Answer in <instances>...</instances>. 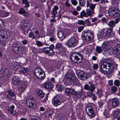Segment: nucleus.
<instances>
[{"label":"nucleus","mask_w":120,"mask_h":120,"mask_svg":"<svg viewBox=\"0 0 120 120\" xmlns=\"http://www.w3.org/2000/svg\"><path fill=\"white\" fill-rule=\"evenodd\" d=\"M18 13L26 17H29V13L22 8H21L19 10Z\"/></svg>","instance_id":"nucleus-24"},{"label":"nucleus","mask_w":120,"mask_h":120,"mask_svg":"<svg viewBox=\"0 0 120 120\" xmlns=\"http://www.w3.org/2000/svg\"><path fill=\"white\" fill-rule=\"evenodd\" d=\"M59 8L58 6L56 5L54 6L51 11V13H53L54 14L57 13V11L58 10Z\"/></svg>","instance_id":"nucleus-32"},{"label":"nucleus","mask_w":120,"mask_h":120,"mask_svg":"<svg viewBox=\"0 0 120 120\" xmlns=\"http://www.w3.org/2000/svg\"><path fill=\"white\" fill-rule=\"evenodd\" d=\"M85 21V25L86 24L87 26H90V21L88 19H86Z\"/></svg>","instance_id":"nucleus-56"},{"label":"nucleus","mask_w":120,"mask_h":120,"mask_svg":"<svg viewBox=\"0 0 120 120\" xmlns=\"http://www.w3.org/2000/svg\"><path fill=\"white\" fill-rule=\"evenodd\" d=\"M103 49L102 48V46L101 47L97 46L96 47V51L98 53H100L102 51Z\"/></svg>","instance_id":"nucleus-39"},{"label":"nucleus","mask_w":120,"mask_h":120,"mask_svg":"<svg viewBox=\"0 0 120 120\" xmlns=\"http://www.w3.org/2000/svg\"><path fill=\"white\" fill-rule=\"evenodd\" d=\"M6 95L7 98L10 101L14 100L15 99V94L12 90L6 92Z\"/></svg>","instance_id":"nucleus-15"},{"label":"nucleus","mask_w":120,"mask_h":120,"mask_svg":"<svg viewBox=\"0 0 120 120\" xmlns=\"http://www.w3.org/2000/svg\"><path fill=\"white\" fill-rule=\"evenodd\" d=\"M43 87L48 89H51L53 88V85L52 82H48L45 83L43 85Z\"/></svg>","instance_id":"nucleus-26"},{"label":"nucleus","mask_w":120,"mask_h":120,"mask_svg":"<svg viewBox=\"0 0 120 120\" xmlns=\"http://www.w3.org/2000/svg\"><path fill=\"white\" fill-rule=\"evenodd\" d=\"M31 120H40L38 117L36 116L31 119Z\"/></svg>","instance_id":"nucleus-64"},{"label":"nucleus","mask_w":120,"mask_h":120,"mask_svg":"<svg viewBox=\"0 0 120 120\" xmlns=\"http://www.w3.org/2000/svg\"><path fill=\"white\" fill-rule=\"evenodd\" d=\"M82 93V91L81 90H79L77 92H76L75 90V92L73 94L75 101H76L78 98H80Z\"/></svg>","instance_id":"nucleus-21"},{"label":"nucleus","mask_w":120,"mask_h":120,"mask_svg":"<svg viewBox=\"0 0 120 120\" xmlns=\"http://www.w3.org/2000/svg\"><path fill=\"white\" fill-rule=\"evenodd\" d=\"M36 45L39 47L42 46L43 45L42 43L39 41H36Z\"/></svg>","instance_id":"nucleus-47"},{"label":"nucleus","mask_w":120,"mask_h":120,"mask_svg":"<svg viewBox=\"0 0 120 120\" xmlns=\"http://www.w3.org/2000/svg\"><path fill=\"white\" fill-rule=\"evenodd\" d=\"M34 101L32 98L26 99V105L29 108H32L33 109L35 108L36 105Z\"/></svg>","instance_id":"nucleus-12"},{"label":"nucleus","mask_w":120,"mask_h":120,"mask_svg":"<svg viewBox=\"0 0 120 120\" xmlns=\"http://www.w3.org/2000/svg\"><path fill=\"white\" fill-rule=\"evenodd\" d=\"M34 72L36 76L39 79H44L45 77L44 72L41 68H37L35 69Z\"/></svg>","instance_id":"nucleus-8"},{"label":"nucleus","mask_w":120,"mask_h":120,"mask_svg":"<svg viewBox=\"0 0 120 120\" xmlns=\"http://www.w3.org/2000/svg\"><path fill=\"white\" fill-rule=\"evenodd\" d=\"M108 25L109 26L112 27H114L116 26L115 23L114 21L113 20H111L109 21Z\"/></svg>","instance_id":"nucleus-36"},{"label":"nucleus","mask_w":120,"mask_h":120,"mask_svg":"<svg viewBox=\"0 0 120 120\" xmlns=\"http://www.w3.org/2000/svg\"><path fill=\"white\" fill-rule=\"evenodd\" d=\"M95 88V85L94 84L91 85L90 86L88 84H86L84 85V86L85 89L91 92H93Z\"/></svg>","instance_id":"nucleus-19"},{"label":"nucleus","mask_w":120,"mask_h":120,"mask_svg":"<svg viewBox=\"0 0 120 120\" xmlns=\"http://www.w3.org/2000/svg\"><path fill=\"white\" fill-rule=\"evenodd\" d=\"M114 83L115 85L117 86H119L120 85V81L118 80H116L115 81Z\"/></svg>","instance_id":"nucleus-57"},{"label":"nucleus","mask_w":120,"mask_h":120,"mask_svg":"<svg viewBox=\"0 0 120 120\" xmlns=\"http://www.w3.org/2000/svg\"><path fill=\"white\" fill-rule=\"evenodd\" d=\"M65 6L67 8H69L71 6V4L70 3L69 0H67L65 3Z\"/></svg>","instance_id":"nucleus-45"},{"label":"nucleus","mask_w":120,"mask_h":120,"mask_svg":"<svg viewBox=\"0 0 120 120\" xmlns=\"http://www.w3.org/2000/svg\"><path fill=\"white\" fill-rule=\"evenodd\" d=\"M114 41H108L104 42L102 45V48L103 49V50L105 52V53H106L108 48L107 47H108L112 46V45H114Z\"/></svg>","instance_id":"nucleus-11"},{"label":"nucleus","mask_w":120,"mask_h":120,"mask_svg":"<svg viewBox=\"0 0 120 120\" xmlns=\"http://www.w3.org/2000/svg\"><path fill=\"white\" fill-rule=\"evenodd\" d=\"M3 16L4 18L8 16L9 14V12L7 11L3 12Z\"/></svg>","instance_id":"nucleus-55"},{"label":"nucleus","mask_w":120,"mask_h":120,"mask_svg":"<svg viewBox=\"0 0 120 120\" xmlns=\"http://www.w3.org/2000/svg\"><path fill=\"white\" fill-rule=\"evenodd\" d=\"M21 45L19 42H15L13 43L12 45V49L14 52H19V48Z\"/></svg>","instance_id":"nucleus-17"},{"label":"nucleus","mask_w":120,"mask_h":120,"mask_svg":"<svg viewBox=\"0 0 120 120\" xmlns=\"http://www.w3.org/2000/svg\"><path fill=\"white\" fill-rule=\"evenodd\" d=\"M48 69L50 71H52L55 70V67L54 66H51Z\"/></svg>","instance_id":"nucleus-58"},{"label":"nucleus","mask_w":120,"mask_h":120,"mask_svg":"<svg viewBox=\"0 0 120 120\" xmlns=\"http://www.w3.org/2000/svg\"><path fill=\"white\" fill-rule=\"evenodd\" d=\"M71 60L75 63H79L82 60V55L79 53L75 52L71 56Z\"/></svg>","instance_id":"nucleus-5"},{"label":"nucleus","mask_w":120,"mask_h":120,"mask_svg":"<svg viewBox=\"0 0 120 120\" xmlns=\"http://www.w3.org/2000/svg\"><path fill=\"white\" fill-rule=\"evenodd\" d=\"M9 112L11 115H15L16 113V112L15 110H12Z\"/></svg>","instance_id":"nucleus-59"},{"label":"nucleus","mask_w":120,"mask_h":120,"mask_svg":"<svg viewBox=\"0 0 120 120\" xmlns=\"http://www.w3.org/2000/svg\"><path fill=\"white\" fill-rule=\"evenodd\" d=\"M102 91L100 90H98L96 93V94L98 97L100 98L101 97L103 96V94H102Z\"/></svg>","instance_id":"nucleus-40"},{"label":"nucleus","mask_w":120,"mask_h":120,"mask_svg":"<svg viewBox=\"0 0 120 120\" xmlns=\"http://www.w3.org/2000/svg\"><path fill=\"white\" fill-rule=\"evenodd\" d=\"M30 38H32V39L37 40L40 38L39 35L38 30L35 31L34 33L33 32L30 33L28 35Z\"/></svg>","instance_id":"nucleus-16"},{"label":"nucleus","mask_w":120,"mask_h":120,"mask_svg":"<svg viewBox=\"0 0 120 120\" xmlns=\"http://www.w3.org/2000/svg\"><path fill=\"white\" fill-rule=\"evenodd\" d=\"M56 89L59 91H62L64 90L63 86L60 85H56Z\"/></svg>","instance_id":"nucleus-35"},{"label":"nucleus","mask_w":120,"mask_h":120,"mask_svg":"<svg viewBox=\"0 0 120 120\" xmlns=\"http://www.w3.org/2000/svg\"><path fill=\"white\" fill-rule=\"evenodd\" d=\"M98 103L99 106L100 108H101L104 104L103 101L101 100L99 101L98 102Z\"/></svg>","instance_id":"nucleus-52"},{"label":"nucleus","mask_w":120,"mask_h":120,"mask_svg":"<svg viewBox=\"0 0 120 120\" xmlns=\"http://www.w3.org/2000/svg\"><path fill=\"white\" fill-rule=\"evenodd\" d=\"M80 16L81 18H83L84 17H87V15L86 12L84 10H83L80 13Z\"/></svg>","instance_id":"nucleus-38"},{"label":"nucleus","mask_w":120,"mask_h":120,"mask_svg":"<svg viewBox=\"0 0 120 120\" xmlns=\"http://www.w3.org/2000/svg\"><path fill=\"white\" fill-rule=\"evenodd\" d=\"M72 14L74 15H78L79 12H78L76 10H74L71 12Z\"/></svg>","instance_id":"nucleus-60"},{"label":"nucleus","mask_w":120,"mask_h":120,"mask_svg":"<svg viewBox=\"0 0 120 120\" xmlns=\"http://www.w3.org/2000/svg\"><path fill=\"white\" fill-rule=\"evenodd\" d=\"M22 2L23 4H25L24 6L25 8H27L29 7V4L27 0H22Z\"/></svg>","instance_id":"nucleus-34"},{"label":"nucleus","mask_w":120,"mask_h":120,"mask_svg":"<svg viewBox=\"0 0 120 120\" xmlns=\"http://www.w3.org/2000/svg\"><path fill=\"white\" fill-rule=\"evenodd\" d=\"M65 94L68 96H69L71 94H72L75 92V90L71 88H67L65 90Z\"/></svg>","instance_id":"nucleus-22"},{"label":"nucleus","mask_w":120,"mask_h":120,"mask_svg":"<svg viewBox=\"0 0 120 120\" xmlns=\"http://www.w3.org/2000/svg\"><path fill=\"white\" fill-rule=\"evenodd\" d=\"M10 36V33L6 30H0V41H5Z\"/></svg>","instance_id":"nucleus-7"},{"label":"nucleus","mask_w":120,"mask_h":120,"mask_svg":"<svg viewBox=\"0 0 120 120\" xmlns=\"http://www.w3.org/2000/svg\"><path fill=\"white\" fill-rule=\"evenodd\" d=\"M96 5V4H92L89 7V8L92 11H94V10L95 8V6Z\"/></svg>","instance_id":"nucleus-50"},{"label":"nucleus","mask_w":120,"mask_h":120,"mask_svg":"<svg viewBox=\"0 0 120 120\" xmlns=\"http://www.w3.org/2000/svg\"><path fill=\"white\" fill-rule=\"evenodd\" d=\"M15 107L14 105H12L10 106L9 109H8V111L13 110L14 109Z\"/></svg>","instance_id":"nucleus-62"},{"label":"nucleus","mask_w":120,"mask_h":120,"mask_svg":"<svg viewBox=\"0 0 120 120\" xmlns=\"http://www.w3.org/2000/svg\"><path fill=\"white\" fill-rule=\"evenodd\" d=\"M86 11L87 17L91 16L94 13V11H92L89 9H86Z\"/></svg>","instance_id":"nucleus-30"},{"label":"nucleus","mask_w":120,"mask_h":120,"mask_svg":"<svg viewBox=\"0 0 120 120\" xmlns=\"http://www.w3.org/2000/svg\"><path fill=\"white\" fill-rule=\"evenodd\" d=\"M36 91L38 96L42 98L44 97V93L41 90L38 89L36 90Z\"/></svg>","instance_id":"nucleus-29"},{"label":"nucleus","mask_w":120,"mask_h":120,"mask_svg":"<svg viewBox=\"0 0 120 120\" xmlns=\"http://www.w3.org/2000/svg\"><path fill=\"white\" fill-rule=\"evenodd\" d=\"M79 5L82 6H83L85 4V0H79Z\"/></svg>","instance_id":"nucleus-42"},{"label":"nucleus","mask_w":120,"mask_h":120,"mask_svg":"<svg viewBox=\"0 0 120 120\" xmlns=\"http://www.w3.org/2000/svg\"><path fill=\"white\" fill-rule=\"evenodd\" d=\"M77 23L79 25H85V21L82 20H78L77 21Z\"/></svg>","instance_id":"nucleus-44"},{"label":"nucleus","mask_w":120,"mask_h":120,"mask_svg":"<svg viewBox=\"0 0 120 120\" xmlns=\"http://www.w3.org/2000/svg\"><path fill=\"white\" fill-rule=\"evenodd\" d=\"M29 71L28 68L22 67L21 68L20 70V72L21 73L24 74L27 73Z\"/></svg>","instance_id":"nucleus-33"},{"label":"nucleus","mask_w":120,"mask_h":120,"mask_svg":"<svg viewBox=\"0 0 120 120\" xmlns=\"http://www.w3.org/2000/svg\"><path fill=\"white\" fill-rule=\"evenodd\" d=\"M94 34L91 31H83L81 35V38L82 40L86 42L92 40L94 38Z\"/></svg>","instance_id":"nucleus-4"},{"label":"nucleus","mask_w":120,"mask_h":120,"mask_svg":"<svg viewBox=\"0 0 120 120\" xmlns=\"http://www.w3.org/2000/svg\"><path fill=\"white\" fill-rule=\"evenodd\" d=\"M111 89L112 92L113 93H115L117 91V88L116 87L112 86L111 87Z\"/></svg>","instance_id":"nucleus-51"},{"label":"nucleus","mask_w":120,"mask_h":120,"mask_svg":"<svg viewBox=\"0 0 120 120\" xmlns=\"http://www.w3.org/2000/svg\"><path fill=\"white\" fill-rule=\"evenodd\" d=\"M84 27L83 26H81L78 28V31L79 32H80L83 29Z\"/></svg>","instance_id":"nucleus-54"},{"label":"nucleus","mask_w":120,"mask_h":120,"mask_svg":"<svg viewBox=\"0 0 120 120\" xmlns=\"http://www.w3.org/2000/svg\"><path fill=\"white\" fill-rule=\"evenodd\" d=\"M109 14L111 16L115 17H119L120 16V11L118 8H116L112 10L109 12Z\"/></svg>","instance_id":"nucleus-13"},{"label":"nucleus","mask_w":120,"mask_h":120,"mask_svg":"<svg viewBox=\"0 0 120 120\" xmlns=\"http://www.w3.org/2000/svg\"><path fill=\"white\" fill-rule=\"evenodd\" d=\"M23 25L22 26V28L24 31L27 30L28 29V26L29 24L27 21L24 20L23 21Z\"/></svg>","instance_id":"nucleus-27"},{"label":"nucleus","mask_w":120,"mask_h":120,"mask_svg":"<svg viewBox=\"0 0 120 120\" xmlns=\"http://www.w3.org/2000/svg\"><path fill=\"white\" fill-rule=\"evenodd\" d=\"M53 23H50V26L51 27L50 30V31L52 32V33L55 30V27L54 26L53 27Z\"/></svg>","instance_id":"nucleus-53"},{"label":"nucleus","mask_w":120,"mask_h":120,"mask_svg":"<svg viewBox=\"0 0 120 120\" xmlns=\"http://www.w3.org/2000/svg\"><path fill=\"white\" fill-rule=\"evenodd\" d=\"M11 67L15 70L20 68V67L19 64L17 62H15L11 66Z\"/></svg>","instance_id":"nucleus-28"},{"label":"nucleus","mask_w":120,"mask_h":120,"mask_svg":"<svg viewBox=\"0 0 120 120\" xmlns=\"http://www.w3.org/2000/svg\"><path fill=\"white\" fill-rule=\"evenodd\" d=\"M93 68L95 70H97L98 68V66L97 64H94L93 66Z\"/></svg>","instance_id":"nucleus-61"},{"label":"nucleus","mask_w":120,"mask_h":120,"mask_svg":"<svg viewBox=\"0 0 120 120\" xmlns=\"http://www.w3.org/2000/svg\"><path fill=\"white\" fill-rule=\"evenodd\" d=\"M62 44L60 43H57L56 45V48L57 49H62L63 48Z\"/></svg>","instance_id":"nucleus-46"},{"label":"nucleus","mask_w":120,"mask_h":120,"mask_svg":"<svg viewBox=\"0 0 120 120\" xmlns=\"http://www.w3.org/2000/svg\"><path fill=\"white\" fill-rule=\"evenodd\" d=\"M77 75L79 78L82 80L83 78L84 79L86 77V74L82 71H79Z\"/></svg>","instance_id":"nucleus-25"},{"label":"nucleus","mask_w":120,"mask_h":120,"mask_svg":"<svg viewBox=\"0 0 120 120\" xmlns=\"http://www.w3.org/2000/svg\"><path fill=\"white\" fill-rule=\"evenodd\" d=\"M93 92L88 91V92L87 93V95L89 97L91 96L93 94Z\"/></svg>","instance_id":"nucleus-63"},{"label":"nucleus","mask_w":120,"mask_h":120,"mask_svg":"<svg viewBox=\"0 0 120 120\" xmlns=\"http://www.w3.org/2000/svg\"><path fill=\"white\" fill-rule=\"evenodd\" d=\"M86 112L90 118L92 119L95 116L93 108L91 106H88L86 107Z\"/></svg>","instance_id":"nucleus-10"},{"label":"nucleus","mask_w":120,"mask_h":120,"mask_svg":"<svg viewBox=\"0 0 120 120\" xmlns=\"http://www.w3.org/2000/svg\"><path fill=\"white\" fill-rule=\"evenodd\" d=\"M103 31V29L100 32H99L97 34L98 37L99 39L105 37L104 33L102 32Z\"/></svg>","instance_id":"nucleus-31"},{"label":"nucleus","mask_w":120,"mask_h":120,"mask_svg":"<svg viewBox=\"0 0 120 120\" xmlns=\"http://www.w3.org/2000/svg\"><path fill=\"white\" fill-rule=\"evenodd\" d=\"M112 105L114 108L120 105V102L119 99L114 98L112 99Z\"/></svg>","instance_id":"nucleus-20"},{"label":"nucleus","mask_w":120,"mask_h":120,"mask_svg":"<svg viewBox=\"0 0 120 120\" xmlns=\"http://www.w3.org/2000/svg\"><path fill=\"white\" fill-rule=\"evenodd\" d=\"M102 32L104 33L105 37H108L111 35L112 30L110 28H105L103 29V31Z\"/></svg>","instance_id":"nucleus-23"},{"label":"nucleus","mask_w":120,"mask_h":120,"mask_svg":"<svg viewBox=\"0 0 120 120\" xmlns=\"http://www.w3.org/2000/svg\"><path fill=\"white\" fill-rule=\"evenodd\" d=\"M9 75L10 72L7 68H3L0 71V78L3 81L7 79Z\"/></svg>","instance_id":"nucleus-6"},{"label":"nucleus","mask_w":120,"mask_h":120,"mask_svg":"<svg viewBox=\"0 0 120 120\" xmlns=\"http://www.w3.org/2000/svg\"><path fill=\"white\" fill-rule=\"evenodd\" d=\"M57 36L59 38L61 39H63L64 38V34L63 32L60 31L58 33Z\"/></svg>","instance_id":"nucleus-37"},{"label":"nucleus","mask_w":120,"mask_h":120,"mask_svg":"<svg viewBox=\"0 0 120 120\" xmlns=\"http://www.w3.org/2000/svg\"><path fill=\"white\" fill-rule=\"evenodd\" d=\"M43 52L49 55H52L53 54V51L48 47H44L42 49Z\"/></svg>","instance_id":"nucleus-18"},{"label":"nucleus","mask_w":120,"mask_h":120,"mask_svg":"<svg viewBox=\"0 0 120 120\" xmlns=\"http://www.w3.org/2000/svg\"><path fill=\"white\" fill-rule=\"evenodd\" d=\"M114 45H115V46L116 47V49L118 50L119 52H120V44L118 43H117L116 42H114Z\"/></svg>","instance_id":"nucleus-41"},{"label":"nucleus","mask_w":120,"mask_h":120,"mask_svg":"<svg viewBox=\"0 0 120 120\" xmlns=\"http://www.w3.org/2000/svg\"><path fill=\"white\" fill-rule=\"evenodd\" d=\"M78 43V40L74 38H71L68 40L67 44L69 47H75Z\"/></svg>","instance_id":"nucleus-14"},{"label":"nucleus","mask_w":120,"mask_h":120,"mask_svg":"<svg viewBox=\"0 0 120 120\" xmlns=\"http://www.w3.org/2000/svg\"><path fill=\"white\" fill-rule=\"evenodd\" d=\"M120 113L118 111H116L113 115V119H115L119 115Z\"/></svg>","instance_id":"nucleus-43"},{"label":"nucleus","mask_w":120,"mask_h":120,"mask_svg":"<svg viewBox=\"0 0 120 120\" xmlns=\"http://www.w3.org/2000/svg\"><path fill=\"white\" fill-rule=\"evenodd\" d=\"M64 79L66 80L67 82H72L76 86L79 85V83L76 77L71 73H68L65 75Z\"/></svg>","instance_id":"nucleus-3"},{"label":"nucleus","mask_w":120,"mask_h":120,"mask_svg":"<svg viewBox=\"0 0 120 120\" xmlns=\"http://www.w3.org/2000/svg\"><path fill=\"white\" fill-rule=\"evenodd\" d=\"M62 102V99L58 96H54L52 100V104L56 106L60 105Z\"/></svg>","instance_id":"nucleus-9"},{"label":"nucleus","mask_w":120,"mask_h":120,"mask_svg":"<svg viewBox=\"0 0 120 120\" xmlns=\"http://www.w3.org/2000/svg\"><path fill=\"white\" fill-rule=\"evenodd\" d=\"M114 65L113 61L111 62H108L105 64H101L99 71L101 73L104 74H106L108 73H111L114 69Z\"/></svg>","instance_id":"nucleus-1"},{"label":"nucleus","mask_w":120,"mask_h":120,"mask_svg":"<svg viewBox=\"0 0 120 120\" xmlns=\"http://www.w3.org/2000/svg\"><path fill=\"white\" fill-rule=\"evenodd\" d=\"M112 53L114 55H118L120 53V52H119L118 50L116 49H114L113 50Z\"/></svg>","instance_id":"nucleus-48"},{"label":"nucleus","mask_w":120,"mask_h":120,"mask_svg":"<svg viewBox=\"0 0 120 120\" xmlns=\"http://www.w3.org/2000/svg\"><path fill=\"white\" fill-rule=\"evenodd\" d=\"M12 82L14 85H17L20 93L23 92L26 87L27 83L21 82L18 76H14L12 80Z\"/></svg>","instance_id":"nucleus-2"},{"label":"nucleus","mask_w":120,"mask_h":120,"mask_svg":"<svg viewBox=\"0 0 120 120\" xmlns=\"http://www.w3.org/2000/svg\"><path fill=\"white\" fill-rule=\"evenodd\" d=\"M71 4L74 6L78 4V2L76 0H71Z\"/></svg>","instance_id":"nucleus-49"}]
</instances>
